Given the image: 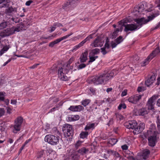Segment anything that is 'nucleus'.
Returning <instances> with one entry per match:
<instances>
[{"mask_svg": "<svg viewBox=\"0 0 160 160\" xmlns=\"http://www.w3.org/2000/svg\"><path fill=\"white\" fill-rule=\"evenodd\" d=\"M158 15V14H154L148 17V19H145L144 18L136 19L135 21L137 24L132 23L126 24L127 23V20L125 19L121 20L118 22V23L119 25L124 27V31L127 33L129 31H133L136 30L140 28L143 25L147 23Z\"/></svg>", "mask_w": 160, "mask_h": 160, "instance_id": "1", "label": "nucleus"}, {"mask_svg": "<svg viewBox=\"0 0 160 160\" xmlns=\"http://www.w3.org/2000/svg\"><path fill=\"white\" fill-rule=\"evenodd\" d=\"M113 75V73L112 72L109 73L98 74L89 78L88 80V82L91 84L93 83L95 85L102 84L108 80Z\"/></svg>", "mask_w": 160, "mask_h": 160, "instance_id": "2", "label": "nucleus"}, {"mask_svg": "<svg viewBox=\"0 0 160 160\" xmlns=\"http://www.w3.org/2000/svg\"><path fill=\"white\" fill-rule=\"evenodd\" d=\"M74 58L72 57L68 62L67 63L65 64L62 67L59 68L58 70V76L59 78L62 81H66L68 79V77L66 76L69 72V67L70 64L74 60Z\"/></svg>", "mask_w": 160, "mask_h": 160, "instance_id": "3", "label": "nucleus"}, {"mask_svg": "<svg viewBox=\"0 0 160 160\" xmlns=\"http://www.w3.org/2000/svg\"><path fill=\"white\" fill-rule=\"evenodd\" d=\"M45 140L53 145L58 144L59 142V137L52 134L47 135L45 138Z\"/></svg>", "mask_w": 160, "mask_h": 160, "instance_id": "4", "label": "nucleus"}, {"mask_svg": "<svg viewBox=\"0 0 160 160\" xmlns=\"http://www.w3.org/2000/svg\"><path fill=\"white\" fill-rule=\"evenodd\" d=\"M23 121V118L22 117H18L15 120V124L13 126V132L17 133L21 129V125Z\"/></svg>", "mask_w": 160, "mask_h": 160, "instance_id": "5", "label": "nucleus"}, {"mask_svg": "<svg viewBox=\"0 0 160 160\" xmlns=\"http://www.w3.org/2000/svg\"><path fill=\"white\" fill-rule=\"evenodd\" d=\"M158 98V96L153 95L148 100L146 104V108L148 110H153L154 108V102Z\"/></svg>", "mask_w": 160, "mask_h": 160, "instance_id": "6", "label": "nucleus"}, {"mask_svg": "<svg viewBox=\"0 0 160 160\" xmlns=\"http://www.w3.org/2000/svg\"><path fill=\"white\" fill-rule=\"evenodd\" d=\"M62 131L68 137L72 136L73 135V130L72 126L68 124H64L62 128Z\"/></svg>", "mask_w": 160, "mask_h": 160, "instance_id": "7", "label": "nucleus"}, {"mask_svg": "<svg viewBox=\"0 0 160 160\" xmlns=\"http://www.w3.org/2000/svg\"><path fill=\"white\" fill-rule=\"evenodd\" d=\"M145 128V124L143 123H140L139 125L138 123L131 129L133 130V132L134 135L138 134L142 132Z\"/></svg>", "mask_w": 160, "mask_h": 160, "instance_id": "8", "label": "nucleus"}, {"mask_svg": "<svg viewBox=\"0 0 160 160\" xmlns=\"http://www.w3.org/2000/svg\"><path fill=\"white\" fill-rule=\"evenodd\" d=\"M92 38V37L91 35H90L88 37H87L85 39L82 41L78 45L75 46L72 50V52L75 51L76 50L78 49L82 46H83L84 44L87 41H88L90 40V39Z\"/></svg>", "mask_w": 160, "mask_h": 160, "instance_id": "9", "label": "nucleus"}, {"mask_svg": "<svg viewBox=\"0 0 160 160\" xmlns=\"http://www.w3.org/2000/svg\"><path fill=\"white\" fill-rule=\"evenodd\" d=\"M25 24V23H19L17 27H12L13 33H15L16 32H18L21 31L25 29V28H23Z\"/></svg>", "mask_w": 160, "mask_h": 160, "instance_id": "10", "label": "nucleus"}, {"mask_svg": "<svg viewBox=\"0 0 160 160\" xmlns=\"http://www.w3.org/2000/svg\"><path fill=\"white\" fill-rule=\"evenodd\" d=\"M137 123V122L135 120L129 121L126 122L124 125L127 128L130 129L134 126H136Z\"/></svg>", "mask_w": 160, "mask_h": 160, "instance_id": "11", "label": "nucleus"}, {"mask_svg": "<svg viewBox=\"0 0 160 160\" xmlns=\"http://www.w3.org/2000/svg\"><path fill=\"white\" fill-rule=\"evenodd\" d=\"M62 8L65 10L68 11L72 10L75 7L72 5V2H70L69 0H68V1L63 4Z\"/></svg>", "mask_w": 160, "mask_h": 160, "instance_id": "12", "label": "nucleus"}, {"mask_svg": "<svg viewBox=\"0 0 160 160\" xmlns=\"http://www.w3.org/2000/svg\"><path fill=\"white\" fill-rule=\"evenodd\" d=\"M148 145L151 147H154L156 144V136H150L148 138Z\"/></svg>", "mask_w": 160, "mask_h": 160, "instance_id": "13", "label": "nucleus"}, {"mask_svg": "<svg viewBox=\"0 0 160 160\" xmlns=\"http://www.w3.org/2000/svg\"><path fill=\"white\" fill-rule=\"evenodd\" d=\"M84 109L83 107L81 105L71 106L68 109L69 110L72 112H79Z\"/></svg>", "mask_w": 160, "mask_h": 160, "instance_id": "14", "label": "nucleus"}, {"mask_svg": "<svg viewBox=\"0 0 160 160\" xmlns=\"http://www.w3.org/2000/svg\"><path fill=\"white\" fill-rule=\"evenodd\" d=\"M156 77L155 75H152L145 82V84L149 87L152 84L155 80Z\"/></svg>", "mask_w": 160, "mask_h": 160, "instance_id": "15", "label": "nucleus"}, {"mask_svg": "<svg viewBox=\"0 0 160 160\" xmlns=\"http://www.w3.org/2000/svg\"><path fill=\"white\" fill-rule=\"evenodd\" d=\"M16 9L15 8H13L12 7H9L7 8L5 11V13L6 14L8 18H9L8 16L11 18V16H12V14L13 12H16Z\"/></svg>", "mask_w": 160, "mask_h": 160, "instance_id": "16", "label": "nucleus"}, {"mask_svg": "<svg viewBox=\"0 0 160 160\" xmlns=\"http://www.w3.org/2000/svg\"><path fill=\"white\" fill-rule=\"evenodd\" d=\"M88 53V51L86 50L82 54L79 58L81 62H85L87 60Z\"/></svg>", "mask_w": 160, "mask_h": 160, "instance_id": "17", "label": "nucleus"}, {"mask_svg": "<svg viewBox=\"0 0 160 160\" xmlns=\"http://www.w3.org/2000/svg\"><path fill=\"white\" fill-rule=\"evenodd\" d=\"M12 27L8 28L4 30L2 32V33L6 37L8 36L9 35L13 34Z\"/></svg>", "mask_w": 160, "mask_h": 160, "instance_id": "18", "label": "nucleus"}, {"mask_svg": "<svg viewBox=\"0 0 160 160\" xmlns=\"http://www.w3.org/2000/svg\"><path fill=\"white\" fill-rule=\"evenodd\" d=\"M160 53V50L159 47H157L149 55V57L152 59L157 55H158Z\"/></svg>", "mask_w": 160, "mask_h": 160, "instance_id": "19", "label": "nucleus"}, {"mask_svg": "<svg viewBox=\"0 0 160 160\" xmlns=\"http://www.w3.org/2000/svg\"><path fill=\"white\" fill-rule=\"evenodd\" d=\"M102 44L103 43L100 38L98 37L94 41L93 43L91 44V45H93L95 47H96L99 46L101 47Z\"/></svg>", "mask_w": 160, "mask_h": 160, "instance_id": "20", "label": "nucleus"}, {"mask_svg": "<svg viewBox=\"0 0 160 160\" xmlns=\"http://www.w3.org/2000/svg\"><path fill=\"white\" fill-rule=\"evenodd\" d=\"M147 109V108H142L139 109L138 112V115L139 116H143L147 114L149 111Z\"/></svg>", "mask_w": 160, "mask_h": 160, "instance_id": "21", "label": "nucleus"}, {"mask_svg": "<svg viewBox=\"0 0 160 160\" xmlns=\"http://www.w3.org/2000/svg\"><path fill=\"white\" fill-rule=\"evenodd\" d=\"M145 9V6H144L143 3L139 5L136 7L134 10V12H138L139 13L140 12H142V10Z\"/></svg>", "mask_w": 160, "mask_h": 160, "instance_id": "22", "label": "nucleus"}, {"mask_svg": "<svg viewBox=\"0 0 160 160\" xmlns=\"http://www.w3.org/2000/svg\"><path fill=\"white\" fill-rule=\"evenodd\" d=\"M9 6L8 0H0V8L8 7Z\"/></svg>", "mask_w": 160, "mask_h": 160, "instance_id": "23", "label": "nucleus"}, {"mask_svg": "<svg viewBox=\"0 0 160 160\" xmlns=\"http://www.w3.org/2000/svg\"><path fill=\"white\" fill-rule=\"evenodd\" d=\"M71 157L72 160H79V155L78 152H74L71 155Z\"/></svg>", "mask_w": 160, "mask_h": 160, "instance_id": "24", "label": "nucleus"}, {"mask_svg": "<svg viewBox=\"0 0 160 160\" xmlns=\"http://www.w3.org/2000/svg\"><path fill=\"white\" fill-rule=\"evenodd\" d=\"M10 47L9 45H6L3 46L2 48L0 51V55L2 56L4 53L6 52L9 48Z\"/></svg>", "mask_w": 160, "mask_h": 160, "instance_id": "25", "label": "nucleus"}, {"mask_svg": "<svg viewBox=\"0 0 160 160\" xmlns=\"http://www.w3.org/2000/svg\"><path fill=\"white\" fill-rule=\"evenodd\" d=\"M114 152H115V151L112 150L111 149H109V150H107L106 152V153H107L106 154H107V156H108V157H109L111 156H113V155L114 154ZM106 155H107V154L104 155V157L105 158L107 159V158L106 157Z\"/></svg>", "mask_w": 160, "mask_h": 160, "instance_id": "26", "label": "nucleus"}, {"mask_svg": "<svg viewBox=\"0 0 160 160\" xmlns=\"http://www.w3.org/2000/svg\"><path fill=\"white\" fill-rule=\"evenodd\" d=\"M150 151L146 149L145 151H143L142 155L143 158L144 159H146L148 157V156L149 154H150Z\"/></svg>", "mask_w": 160, "mask_h": 160, "instance_id": "27", "label": "nucleus"}, {"mask_svg": "<svg viewBox=\"0 0 160 160\" xmlns=\"http://www.w3.org/2000/svg\"><path fill=\"white\" fill-rule=\"evenodd\" d=\"M95 124L94 123L87 124L85 128L84 129L87 131L90 129H93L95 127Z\"/></svg>", "mask_w": 160, "mask_h": 160, "instance_id": "28", "label": "nucleus"}, {"mask_svg": "<svg viewBox=\"0 0 160 160\" xmlns=\"http://www.w3.org/2000/svg\"><path fill=\"white\" fill-rule=\"evenodd\" d=\"M118 140L116 138H110L109 139L108 142L112 146L115 145L117 142Z\"/></svg>", "mask_w": 160, "mask_h": 160, "instance_id": "29", "label": "nucleus"}, {"mask_svg": "<svg viewBox=\"0 0 160 160\" xmlns=\"http://www.w3.org/2000/svg\"><path fill=\"white\" fill-rule=\"evenodd\" d=\"M152 59L151 58V57H149V55L147 58L143 62V63L142 64V66H144L147 64H148L149 61Z\"/></svg>", "mask_w": 160, "mask_h": 160, "instance_id": "30", "label": "nucleus"}, {"mask_svg": "<svg viewBox=\"0 0 160 160\" xmlns=\"http://www.w3.org/2000/svg\"><path fill=\"white\" fill-rule=\"evenodd\" d=\"M7 22L3 20L0 23V29H2L6 28L7 26Z\"/></svg>", "mask_w": 160, "mask_h": 160, "instance_id": "31", "label": "nucleus"}, {"mask_svg": "<svg viewBox=\"0 0 160 160\" xmlns=\"http://www.w3.org/2000/svg\"><path fill=\"white\" fill-rule=\"evenodd\" d=\"M88 150H87L85 148H81L80 149H79L78 151V153H80L81 155H83L85 153H86V152L88 151Z\"/></svg>", "mask_w": 160, "mask_h": 160, "instance_id": "32", "label": "nucleus"}, {"mask_svg": "<svg viewBox=\"0 0 160 160\" xmlns=\"http://www.w3.org/2000/svg\"><path fill=\"white\" fill-rule=\"evenodd\" d=\"M142 97V95H136L133 97L135 104L136 103L138 102L141 99Z\"/></svg>", "mask_w": 160, "mask_h": 160, "instance_id": "33", "label": "nucleus"}, {"mask_svg": "<svg viewBox=\"0 0 160 160\" xmlns=\"http://www.w3.org/2000/svg\"><path fill=\"white\" fill-rule=\"evenodd\" d=\"M60 42L58 39H56L55 40L52 42H50L49 45V46L51 47H52L54 46V45L55 44H57L59 42Z\"/></svg>", "mask_w": 160, "mask_h": 160, "instance_id": "34", "label": "nucleus"}, {"mask_svg": "<svg viewBox=\"0 0 160 160\" xmlns=\"http://www.w3.org/2000/svg\"><path fill=\"white\" fill-rule=\"evenodd\" d=\"M88 132H82L80 134V138H84L87 137L88 135Z\"/></svg>", "mask_w": 160, "mask_h": 160, "instance_id": "35", "label": "nucleus"}, {"mask_svg": "<svg viewBox=\"0 0 160 160\" xmlns=\"http://www.w3.org/2000/svg\"><path fill=\"white\" fill-rule=\"evenodd\" d=\"M80 0H69L72 2V5L74 7H76L77 4L80 2Z\"/></svg>", "mask_w": 160, "mask_h": 160, "instance_id": "36", "label": "nucleus"}, {"mask_svg": "<svg viewBox=\"0 0 160 160\" xmlns=\"http://www.w3.org/2000/svg\"><path fill=\"white\" fill-rule=\"evenodd\" d=\"M123 39L122 37L121 36H119L115 40V42L118 44L120 43L123 41Z\"/></svg>", "mask_w": 160, "mask_h": 160, "instance_id": "37", "label": "nucleus"}, {"mask_svg": "<svg viewBox=\"0 0 160 160\" xmlns=\"http://www.w3.org/2000/svg\"><path fill=\"white\" fill-rule=\"evenodd\" d=\"M90 100L89 99H85L82 102V104L84 107L86 106L90 102Z\"/></svg>", "mask_w": 160, "mask_h": 160, "instance_id": "38", "label": "nucleus"}, {"mask_svg": "<svg viewBox=\"0 0 160 160\" xmlns=\"http://www.w3.org/2000/svg\"><path fill=\"white\" fill-rule=\"evenodd\" d=\"M99 50L98 48H95L94 49L92 50L91 52L92 55L94 56L95 54H97L99 53Z\"/></svg>", "mask_w": 160, "mask_h": 160, "instance_id": "39", "label": "nucleus"}, {"mask_svg": "<svg viewBox=\"0 0 160 160\" xmlns=\"http://www.w3.org/2000/svg\"><path fill=\"white\" fill-rule=\"evenodd\" d=\"M73 33L71 32L70 34L66 35V36H64L62 37H61L59 38H58L60 42L62 40H64V39H66L72 35Z\"/></svg>", "mask_w": 160, "mask_h": 160, "instance_id": "40", "label": "nucleus"}, {"mask_svg": "<svg viewBox=\"0 0 160 160\" xmlns=\"http://www.w3.org/2000/svg\"><path fill=\"white\" fill-rule=\"evenodd\" d=\"M52 133H53L54 134L56 135H60V133L59 132V131H58L57 129L55 128H53L52 130Z\"/></svg>", "mask_w": 160, "mask_h": 160, "instance_id": "41", "label": "nucleus"}, {"mask_svg": "<svg viewBox=\"0 0 160 160\" xmlns=\"http://www.w3.org/2000/svg\"><path fill=\"white\" fill-rule=\"evenodd\" d=\"M98 58V56L95 57H89L90 60L88 61V63H90L91 62H92L94 61L95 59Z\"/></svg>", "mask_w": 160, "mask_h": 160, "instance_id": "42", "label": "nucleus"}, {"mask_svg": "<svg viewBox=\"0 0 160 160\" xmlns=\"http://www.w3.org/2000/svg\"><path fill=\"white\" fill-rule=\"evenodd\" d=\"M9 18L10 19L9 20L10 21L11 20L12 21L14 22H18L19 21V19L18 18H14L12 16H11V18L9 17Z\"/></svg>", "mask_w": 160, "mask_h": 160, "instance_id": "43", "label": "nucleus"}, {"mask_svg": "<svg viewBox=\"0 0 160 160\" xmlns=\"http://www.w3.org/2000/svg\"><path fill=\"white\" fill-rule=\"evenodd\" d=\"M119 31L118 29H117L112 34V37L113 38H115L117 36L118 33Z\"/></svg>", "mask_w": 160, "mask_h": 160, "instance_id": "44", "label": "nucleus"}, {"mask_svg": "<svg viewBox=\"0 0 160 160\" xmlns=\"http://www.w3.org/2000/svg\"><path fill=\"white\" fill-rule=\"evenodd\" d=\"M126 108V105L125 104H120L118 107V108L119 110H121L122 108L125 109Z\"/></svg>", "mask_w": 160, "mask_h": 160, "instance_id": "45", "label": "nucleus"}, {"mask_svg": "<svg viewBox=\"0 0 160 160\" xmlns=\"http://www.w3.org/2000/svg\"><path fill=\"white\" fill-rule=\"evenodd\" d=\"M157 127L159 130L160 131V119H159V117L157 118Z\"/></svg>", "mask_w": 160, "mask_h": 160, "instance_id": "46", "label": "nucleus"}, {"mask_svg": "<svg viewBox=\"0 0 160 160\" xmlns=\"http://www.w3.org/2000/svg\"><path fill=\"white\" fill-rule=\"evenodd\" d=\"M126 157L129 160H139L136 158H134L132 156H126Z\"/></svg>", "mask_w": 160, "mask_h": 160, "instance_id": "47", "label": "nucleus"}, {"mask_svg": "<svg viewBox=\"0 0 160 160\" xmlns=\"http://www.w3.org/2000/svg\"><path fill=\"white\" fill-rule=\"evenodd\" d=\"M73 115H70L68 117L67 120L69 121H73L74 120V118H73Z\"/></svg>", "mask_w": 160, "mask_h": 160, "instance_id": "48", "label": "nucleus"}, {"mask_svg": "<svg viewBox=\"0 0 160 160\" xmlns=\"http://www.w3.org/2000/svg\"><path fill=\"white\" fill-rule=\"evenodd\" d=\"M108 42V40H107L106 41V42L104 45V47L106 49H107L109 48L110 47V46Z\"/></svg>", "mask_w": 160, "mask_h": 160, "instance_id": "49", "label": "nucleus"}, {"mask_svg": "<svg viewBox=\"0 0 160 160\" xmlns=\"http://www.w3.org/2000/svg\"><path fill=\"white\" fill-rule=\"evenodd\" d=\"M128 101L132 103L135 104L133 97L132 96L128 98Z\"/></svg>", "mask_w": 160, "mask_h": 160, "instance_id": "50", "label": "nucleus"}, {"mask_svg": "<svg viewBox=\"0 0 160 160\" xmlns=\"http://www.w3.org/2000/svg\"><path fill=\"white\" fill-rule=\"evenodd\" d=\"M86 65L84 63H81L79 65L78 67V69H81L85 67Z\"/></svg>", "mask_w": 160, "mask_h": 160, "instance_id": "51", "label": "nucleus"}, {"mask_svg": "<svg viewBox=\"0 0 160 160\" xmlns=\"http://www.w3.org/2000/svg\"><path fill=\"white\" fill-rule=\"evenodd\" d=\"M145 90V88L144 87H139L138 88L137 90L138 92H141L144 91Z\"/></svg>", "mask_w": 160, "mask_h": 160, "instance_id": "52", "label": "nucleus"}, {"mask_svg": "<svg viewBox=\"0 0 160 160\" xmlns=\"http://www.w3.org/2000/svg\"><path fill=\"white\" fill-rule=\"evenodd\" d=\"M118 44L116 42L112 41L111 42V46L112 48H115Z\"/></svg>", "mask_w": 160, "mask_h": 160, "instance_id": "53", "label": "nucleus"}, {"mask_svg": "<svg viewBox=\"0 0 160 160\" xmlns=\"http://www.w3.org/2000/svg\"><path fill=\"white\" fill-rule=\"evenodd\" d=\"M106 48H101V52H102L103 54L105 55L108 52L106 50Z\"/></svg>", "mask_w": 160, "mask_h": 160, "instance_id": "54", "label": "nucleus"}, {"mask_svg": "<svg viewBox=\"0 0 160 160\" xmlns=\"http://www.w3.org/2000/svg\"><path fill=\"white\" fill-rule=\"evenodd\" d=\"M82 142L81 141H78L77 142V143L75 144V147L76 148H78L81 145Z\"/></svg>", "mask_w": 160, "mask_h": 160, "instance_id": "55", "label": "nucleus"}, {"mask_svg": "<svg viewBox=\"0 0 160 160\" xmlns=\"http://www.w3.org/2000/svg\"><path fill=\"white\" fill-rule=\"evenodd\" d=\"M4 94L2 92H0V100L3 101L4 99Z\"/></svg>", "mask_w": 160, "mask_h": 160, "instance_id": "56", "label": "nucleus"}, {"mask_svg": "<svg viewBox=\"0 0 160 160\" xmlns=\"http://www.w3.org/2000/svg\"><path fill=\"white\" fill-rule=\"evenodd\" d=\"M53 26H55L56 27H56H60L61 26V27L63 26L61 24L59 23H54L53 24Z\"/></svg>", "mask_w": 160, "mask_h": 160, "instance_id": "57", "label": "nucleus"}, {"mask_svg": "<svg viewBox=\"0 0 160 160\" xmlns=\"http://www.w3.org/2000/svg\"><path fill=\"white\" fill-rule=\"evenodd\" d=\"M116 116L117 118H119L120 120L122 119L123 117L121 114H119V113H116Z\"/></svg>", "mask_w": 160, "mask_h": 160, "instance_id": "58", "label": "nucleus"}, {"mask_svg": "<svg viewBox=\"0 0 160 160\" xmlns=\"http://www.w3.org/2000/svg\"><path fill=\"white\" fill-rule=\"evenodd\" d=\"M113 122H114V121H113V119L112 118H111L109 120V122L107 124V125L108 126H109L110 125L112 124L113 123Z\"/></svg>", "mask_w": 160, "mask_h": 160, "instance_id": "59", "label": "nucleus"}, {"mask_svg": "<svg viewBox=\"0 0 160 160\" xmlns=\"http://www.w3.org/2000/svg\"><path fill=\"white\" fill-rule=\"evenodd\" d=\"M113 156L115 157L116 158H120V155L118 152L115 151Z\"/></svg>", "mask_w": 160, "mask_h": 160, "instance_id": "60", "label": "nucleus"}, {"mask_svg": "<svg viewBox=\"0 0 160 160\" xmlns=\"http://www.w3.org/2000/svg\"><path fill=\"white\" fill-rule=\"evenodd\" d=\"M44 153L43 151H41L38 154V158H41L42 157Z\"/></svg>", "mask_w": 160, "mask_h": 160, "instance_id": "61", "label": "nucleus"}, {"mask_svg": "<svg viewBox=\"0 0 160 160\" xmlns=\"http://www.w3.org/2000/svg\"><path fill=\"white\" fill-rule=\"evenodd\" d=\"M4 113V111L3 109L0 108V117L3 115Z\"/></svg>", "mask_w": 160, "mask_h": 160, "instance_id": "62", "label": "nucleus"}, {"mask_svg": "<svg viewBox=\"0 0 160 160\" xmlns=\"http://www.w3.org/2000/svg\"><path fill=\"white\" fill-rule=\"evenodd\" d=\"M122 148L123 150H127L128 149V146L126 145H124L122 146Z\"/></svg>", "mask_w": 160, "mask_h": 160, "instance_id": "63", "label": "nucleus"}, {"mask_svg": "<svg viewBox=\"0 0 160 160\" xmlns=\"http://www.w3.org/2000/svg\"><path fill=\"white\" fill-rule=\"evenodd\" d=\"M73 116H74V121L78 120L79 118V117L78 115H73Z\"/></svg>", "mask_w": 160, "mask_h": 160, "instance_id": "64", "label": "nucleus"}]
</instances>
